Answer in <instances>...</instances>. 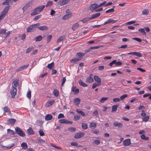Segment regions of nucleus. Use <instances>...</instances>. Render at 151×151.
<instances>
[{"label":"nucleus","instance_id":"37998d69","mask_svg":"<svg viewBox=\"0 0 151 151\" xmlns=\"http://www.w3.org/2000/svg\"><path fill=\"white\" fill-rule=\"evenodd\" d=\"M54 95L56 97H58V96L59 92L56 89H54L53 91Z\"/></svg>","mask_w":151,"mask_h":151},{"label":"nucleus","instance_id":"052dcab7","mask_svg":"<svg viewBox=\"0 0 151 151\" xmlns=\"http://www.w3.org/2000/svg\"><path fill=\"white\" fill-rule=\"evenodd\" d=\"M65 117V116L64 114L62 113H60L58 114V118L60 119L62 118H63Z\"/></svg>","mask_w":151,"mask_h":151},{"label":"nucleus","instance_id":"09e8293b","mask_svg":"<svg viewBox=\"0 0 151 151\" xmlns=\"http://www.w3.org/2000/svg\"><path fill=\"white\" fill-rule=\"evenodd\" d=\"M34 49V47L32 46L28 48L27 50L26 53H28L30 52L32 50Z\"/></svg>","mask_w":151,"mask_h":151},{"label":"nucleus","instance_id":"4d7b16f0","mask_svg":"<svg viewBox=\"0 0 151 151\" xmlns=\"http://www.w3.org/2000/svg\"><path fill=\"white\" fill-rule=\"evenodd\" d=\"M7 132L9 134H14V131L11 130L9 129H8L7 130Z\"/></svg>","mask_w":151,"mask_h":151},{"label":"nucleus","instance_id":"39448f33","mask_svg":"<svg viewBox=\"0 0 151 151\" xmlns=\"http://www.w3.org/2000/svg\"><path fill=\"white\" fill-rule=\"evenodd\" d=\"M70 0H60L58 2V4L60 6H63L68 4Z\"/></svg>","mask_w":151,"mask_h":151},{"label":"nucleus","instance_id":"f3484780","mask_svg":"<svg viewBox=\"0 0 151 151\" xmlns=\"http://www.w3.org/2000/svg\"><path fill=\"white\" fill-rule=\"evenodd\" d=\"M16 119H11L8 120L7 123L8 124L14 125L16 122Z\"/></svg>","mask_w":151,"mask_h":151},{"label":"nucleus","instance_id":"f8f14e48","mask_svg":"<svg viewBox=\"0 0 151 151\" xmlns=\"http://www.w3.org/2000/svg\"><path fill=\"white\" fill-rule=\"evenodd\" d=\"M92 74H91L90 76H88L86 80V82L89 83H91L93 82V79L92 77Z\"/></svg>","mask_w":151,"mask_h":151},{"label":"nucleus","instance_id":"f03ea898","mask_svg":"<svg viewBox=\"0 0 151 151\" xmlns=\"http://www.w3.org/2000/svg\"><path fill=\"white\" fill-rule=\"evenodd\" d=\"M40 24L37 23L36 24H34L30 25L27 28L26 31L27 32H30L35 30L36 28H37V26H39Z\"/></svg>","mask_w":151,"mask_h":151},{"label":"nucleus","instance_id":"680f3d73","mask_svg":"<svg viewBox=\"0 0 151 151\" xmlns=\"http://www.w3.org/2000/svg\"><path fill=\"white\" fill-rule=\"evenodd\" d=\"M108 99V98L106 97L102 98L100 100V101L101 103H103L105 101H106L107 99Z\"/></svg>","mask_w":151,"mask_h":151},{"label":"nucleus","instance_id":"c756f323","mask_svg":"<svg viewBox=\"0 0 151 151\" xmlns=\"http://www.w3.org/2000/svg\"><path fill=\"white\" fill-rule=\"evenodd\" d=\"M21 146L22 148L24 150H26L27 148V145L25 142H23L21 144Z\"/></svg>","mask_w":151,"mask_h":151},{"label":"nucleus","instance_id":"72a5a7b5","mask_svg":"<svg viewBox=\"0 0 151 151\" xmlns=\"http://www.w3.org/2000/svg\"><path fill=\"white\" fill-rule=\"evenodd\" d=\"M54 66V63L53 62H52L51 63L47 65V68L50 69H52Z\"/></svg>","mask_w":151,"mask_h":151},{"label":"nucleus","instance_id":"f704fd0d","mask_svg":"<svg viewBox=\"0 0 151 151\" xmlns=\"http://www.w3.org/2000/svg\"><path fill=\"white\" fill-rule=\"evenodd\" d=\"M96 126V124L95 123H91L89 124V127L92 129H94Z\"/></svg>","mask_w":151,"mask_h":151},{"label":"nucleus","instance_id":"4be33fe9","mask_svg":"<svg viewBox=\"0 0 151 151\" xmlns=\"http://www.w3.org/2000/svg\"><path fill=\"white\" fill-rule=\"evenodd\" d=\"M79 25L78 23H75L73 26L72 29L73 31L75 30L79 27Z\"/></svg>","mask_w":151,"mask_h":151},{"label":"nucleus","instance_id":"dca6fc26","mask_svg":"<svg viewBox=\"0 0 151 151\" xmlns=\"http://www.w3.org/2000/svg\"><path fill=\"white\" fill-rule=\"evenodd\" d=\"M113 125L115 127H117L118 128H122L123 124L121 123H119L118 122H115L113 123Z\"/></svg>","mask_w":151,"mask_h":151},{"label":"nucleus","instance_id":"3c124183","mask_svg":"<svg viewBox=\"0 0 151 151\" xmlns=\"http://www.w3.org/2000/svg\"><path fill=\"white\" fill-rule=\"evenodd\" d=\"M82 128L84 129H86L88 128L87 125L86 123H82Z\"/></svg>","mask_w":151,"mask_h":151},{"label":"nucleus","instance_id":"412c9836","mask_svg":"<svg viewBox=\"0 0 151 151\" xmlns=\"http://www.w3.org/2000/svg\"><path fill=\"white\" fill-rule=\"evenodd\" d=\"M37 28L39 30L42 31L47 30L48 29V27L46 26H43L40 27L38 26H37Z\"/></svg>","mask_w":151,"mask_h":151},{"label":"nucleus","instance_id":"6e6d98bb","mask_svg":"<svg viewBox=\"0 0 151 151\" xmlns=\"http://www.w3.org/2000/svg\"><path fill=\"white\" fill-rule=\"evenodd\" d=\"M132 39L135 40L139 42H141L142 41V40L139 38L135 37L132 38Z\"/></svg>","mask_w":151,"mask_h":151},{"label":"nucleus","instance_id":"c03bdc74","mask_svg":"<svg viewBox=\"0 0 151 151\" xmlns=\"http://www.w3.org/2000/svg\"><path fill=\"white\" fill-rule=\"evenodd\" d=\"M52 4V2L51 1H48L45 6L47 7L50 6Z\"/></svg>","mask_w":151,"mask_h":151},{"label":"nucleus","instance_id":"6ab92c4d","mask_svg":"<svg viewBox=\"0 0 151 151\" xmlns=\"http://www.w3.org/2000/svg\"><path fill=\"white\" fill-rule=\"evenodd\" d=\"M65 38V35H62L60 36L58 38L56 42L57 43H58L60 42L61 41L63 40Z\"/></svg>","mask_w":151,"mask_h":151},{"label":"nucleus","instance_id":"ddd939ff","mask_svg":"<svg viewBox=\"0 0 151 151\" xmlns=\"http://www.w3.org/2000/svg\"><path fill=\"white\" fill-rule=\"evenodd\" d=\"M98 7V5L96 3H94L90 6V9L91 11H93Z\"/></svg>","mask_w":151,"mask_h":151},{"label":"nucleus","instance_id":"1a4fd4ad","mask_svg":"<svg viewBox=\"0 0 151 151\" xmlns=\"http://www.w3.org/2000/svg\"><path fill=\"white\" fill-rule=\"evenodd\" d=\"M85 135L84 133L83 132H80L76 133L75 135V137L76 138L78 139L80 138Z\"/></svg>","mask_w":151,"mask_h":151},{"label":"nucleus","instance_id":"c85d7f7f","mask_svg":"<svg viewBox=\"0 0 151 151\" xmlns=\"http://www.w3.org/2000/svg\"><path fill=\"white\" fill-rule=\"evenodd\" d=\"M79 84L81 86L85 87L87 86V85L83 82L82 80H80L79 81Z\"/></svg>","mask_w":151,"mask_h":151},{"label":"nucleus","instance_id":"de8ad7c7","mask_svg":"<svg viewBox=\"0 0 151 151\" xmlns=\"http://www.w3.org/2000/svg\"><path fill=\"white\" fill-rule=\"evenodd\" d=\"M71 145L73 146H76L78 147H80L81 146L78 145V143L77 142H73L70 143Z\"/></svg>","mask_w":151,"mask_h":151},{"label":"nucleus","instance_id":"0e129e2a","mask_svg":"<svg viewBox=\"0 0 151 151\" xmlns=\"http://www.w3.org/2000/svg\"><path fill=\"white\" fill-rule=\"evenodd\" d=\"M127 96V94H125L123 95H122V96H121L120 97V100H123L124 99L126 98Z\"/></svg>","mask_w":151,"mask_h":151},{"label":"nucleus","instance_id":"e2e57ef3","mask_svg":"<svg viewBox=\"0 0 151 151\" xmlns=\"http://www.w3.org/2000/svg\"><path fill=\"white\" fill-rule=\"evenodd\" d=\"M27 97L29 99L31 97V92L30 90L28 91L27 93Z\"/></svg>","mask_w":151,"mask_h":151},{"label":"nucleus","instance_id":"b1692460","mask_svg":"<svg viewBox=\"0 0 151 151\" xmlns=\"http://www.w3.org/2000/svg\"><path fill=\"white\" fill-rule=\"evenodd\" d=\"M72 16V13L70 12L68 14H67L65 15L63 17V19H66L71 17Z\"/></svg>","mask_w":151,"mask_h":151},{"label":"nucleus","instance_id":"20e7f679","mask_svg":"<svg viewBox=\"0 0 151 151\" xmlns=\"http://www.w3.org/2000/svg\"><path fill=\"white\" fill-rule=\"evenodd\" d=\"M15 129L16 132L19 135L22 137H24L25 136V134L23 132L22 130L19 127H16Z\"/></svg>","mask_w":151,"mask_h":151},{"label":"nucleus","instance_id":"c9c22d12","mask_svg":"<svg viewBox=\"0 0 151 151\" xmlns=\"http://www.w3.org/2000/svg\"><path fill=\"white\" fill-rule=\"evenodd\" d=\"M42 38V37L41 35H40L36 37L35 39V41H41Z\"/></svg>","mask_w":151,"mask_h":151},{"label":"nucleus","instance_id":"0eeeda50","mask_svg":"<svg viewBox=\"0 0 151 151\" xmlns=\"http://www.w3.org/2000/svg\"><path fill=\"white\" fill-rule=\"evenodd\" d=\"M58 122L59 123L61 124L64 123L65 124H71L73 123V122L72 121L67 120L65 119H63L59 120L58 121Z\"/></svg>","mask_w":151,"mask_h":151},{"label":"nucleus","instance_id":"9d476101","mask_svg":"<svg viewBox=\"0 0 151 151\" xmlns=\"http://www.w3.org/2000/svg\"><path fill=\"white\" fill-rule=\"evenodd\" d=\"M116 22V20H114L111 19L110 18L104 22L103 24V25H105L111 23H114Z\"/></svg>","mask_w":151,"mask_h":151},{"label":"nucleus","instance_id":"603ef678","mask_svg":"<svg viewBox=\"0 0 151 151\" xmlns=\"http://www.w3.org/2000/svg\"><path fill=\"white\" fill-rule=\"evenodd\" d=\"M100 141L99 140H96L93 141V143L94 145H98L100 143Z\"/></svg>","mask_w":151,"mask_h":151},{"label":"nucleus","instance_id":"a18cd8bd","mask_svg":"<svg viewBox=\"0 0 151 151\" xmlns=\"http://www.w3.org/2000/svg\"><path fill=\"white\" fill-rule=\"evenodd\" d=\"M101 85V84L98 83H94L93 84V85L92 86V88L93 89H94V88H95L96 87H97Z\"/></svg>","mask_w":151,"mask_h":151},{"label":"nucleus","instance_id":"4468645a","mask_svg":"<svg viewBox=\"0 0 151 151\" xmlns=\"http://www.w3.org/2000/svg\"><path fill=\"white\" fill-rule=\"evenodd\" d=\"M76 86L72 87L71 88L72 91L75 94H78L79 92V89L78 88L76 89Z\"/></svg>","mask_w":151,"mask_h":151},{"label":"nucleus","instance_id":"7c9ffc66","mask_svg":"<svg viewBox=\"0 0 151 151\" xmlns=\"http://www.w3.org/2000/svg\"><path fill=\"white\" fill-rule=\"evenodd\" d=\"M80 60V58H76L71 60L70 62L72 63H74Z\"/></svg>","mask_w":151,"mask_h":151},{"label":"nucleus","instance_id":"79ce46f5","mask_svg":"<svg viewBox=\"0 0 151 151\" xmlns=\"http://www.w3.org/2000/svg\"><path fill=\"white\" fill-rule=\"evenodd\" d=\"M116 63V60H113L109 64V66H110L111 67L115 66L114 65H115Z\"/></svg>","mask_w":151,"mask_h":151},{"label":"nucleus","instance_id":"cd10ccee","mask_svg":"<svg viewBox=\"0 0 151 151\" xmlns=\"http://www.w3.org/2000/svg\"><path fill=\"white\" fill-rule=\"evenodd\" d=\"M14 145V143H12L11 144V145L9 146L8 147L6 146H4L2 147V149L4 150H7V149H9L11 148L12 147H13Z\"/></svg>","mask_w":151,"mask_h":151},{"label":"nucleus","instance_id":"338daca9","mask_svg":"<svg viewBox=\"0 0 151 151\" xmlns=\"http://www.w3.org/2000/svg\"><path fill=\"white\" fill-rule=\"evenodd\" d=\"M120 101V99L119 98H115L113 99V101L114 102H119Z\"/></svg>","mask_w":151,"mask_h":151},{"label":"nucleus","instance_id":"58836bf2","mask_svg":"<svg viewBox=\"0 0 151 151\" xmlns=\"http://www.w3.org/2000/svg\"><path fill=\"white\" fill-rule=\"evenodd\" d=\"M4 112H9V114H10V111L9 109L7 106H5L4 108Z\"/></svg>","mask_w":151,"mask_h":151},{"label":"nucleus","instance_id":"5701e85b","mask_svg":"<svg viewBox=\"0 0 151 151\" xmlns=\"http://www.w3.org/2000/svg\"><path fill=\"white\" fill-rule=\"evenodd\" d=\"M52 118V116L50 114H48L45 117V119L46 121L50 120Z\"/></svg>","mask_w":151,"mask_h":151},{"label":"nucleus","instance_id":"f257e3e1","mask_svg":"<svg viewBox=\"0 0 151 151\" xmlns=\"http://www.w3.org/2000/svg\"><path fill=\"white\" fill-rule=\"evenodd\" d=\"M45 7V5H42L35 8L34 11L31 13V15L33 16L41 12Z\"/></svg>","mask_w":151,"mask_h":151},{"label":"nucleus","instance_id":"ea45409f","mask_svg":"<svg viewBox=\"0 0 151 151\" xmlns=\"http://www.w3.org/2000/svg\"><path fill=\"white\" fill-rule=\"evenodd\" d=\"M114 6H113V8H112L111 9H109L107 10H106L105 12V13H112L114 11Z\"/></svg>","mask_w":151,"mask_h":151},{"label":"nucleus","instance_id":"a211bd4d","mask_svg":"<svg viewBox=\"0 0 151 151\" xmlns=\"http://www.w3.org/2000/svg\"><path fill=\"white\" fill-rule=\"evenodd\" d=\"M18 80L16 79L14 80L12 83V87H14L16 88L18 86Z\"/></svg>","mask_w":151,"mask_h":151},{"label":"nucleus","instance_id":"7ed1b4c3","mask_svg":"<svg viewBox=\"0 0 151 151\" xmlns=\"http://www.w3.org/2000/svg\"><path fill=\"white\" fill-rule=\"evenodd\" d=\"M9 9V6H6L0 15V20L2 19L7 14Z\"/></svg>","mask_w":151,"mask_h":151},{"label":"nucleus","instance_id":"5fc2aeb1","mask_svg":"<svg viewBox=\"0 0 151 151\" xmlns=\"http://www.w3.org/2000/svg\"><path fill=\"white\" fill-rule=\"evenodd\" d=\"M149 13V11L147 9H144L142 12V14L143 15H147Z\"/></svg>","mask_w":151,"mask_h":151},{"label":"nucleus","instance_id":"bf43d9fd","mask_svg":"<svg viewBox=\"0 0 151 151\" xmlns=\"http://www.w3.org/2000/svg\"><path fill=\"white\" fill-rule=\"evenodd\" d=\"M52 36L51 35H49L47 37V43H49L50 40L52 39Z\"/></svg>","mask_w":151,"mask_h":151},{"label":"nucleus","instance_id":"aec40b11","mask_svg":"<svg viewBox=\"0 0 151 151\" xmlns=\"http://www.w3.org/2000/svg\"><path fill=\"white\" fill-rule=\"evenodd\" d=\"M85 55V53H81V52H78L76 55V56L78 58H80L81 60L82 58V57Z\"/></svg>","mask_w":151,"mask_h":151},{"label":"nucleus","instance_id":"2eb2a0df","mask_svg":"<svg viewBox=\"0 0 151 151\" xmlns=\"http://www.w3.org/2000/svg\"><path fill=\"white\" fill-rule=\"evenodd\" d=\"M94 78L95 81L98 83L101 84V78L98 76L94 75Z\"/></svg>","mask_w":151,"mask_h":151},{"label":"nucleus","instance_id":"864d4df0","mask_svg":"<svg viewBox=\"0 0 151 151\" xmlns=\"http://www.w3.org/2000/svg\"><path fill=\"white\" fill-rule=\"evenodd\" d=\"M9 0H5L4 2L2 3V4L3 5H7L8 6H9Z\"/></svg>","mask_w":151,"mask_h":151},{"label":"nucleus","instance_id":"423d86ee","mask_svg":"<svg viewBox=\"0 0 151 151\" xmlns=\"http://www.w3.org/2000/svg\"><path fill=\"white\" fill-rule=\"evenodd\" d=\"M17 90L16 88L14 87H12L10 90V93L12 98H14L16 94Z\"/></svg>","mask_w":151,"mask_h":151},{"label":"nucleus","instance_id":"69168bd1","mask_svg":"<svg viewBox=\"0 0 151 151\" xmlns=\"http://www.w3.org/2000/svg\"><path fill=\"white\" fill-rule=\"evenodd\" d=\"M39 132L40 136H43L44 135V133L42 129H40Z\"/></svg>","mask_w":151,"mask_h":151},{"label":"nucleus","instance_id":"a878e982","mask_svg":"<svg viewBox=\"0 0 151 151\" xmlns=\"http://www.w3.org/2000/svg\"><path fill=\"white\" fill-rule=\"evenodd\" d=\"M101 14L100 13H96L95 14H92L91 17H90V19H94L97 17L99 16Z\"/></svg>","mask_w":151,"mask_h":151},{"label":"nucleus","instance_id":"13d9d810","mask_svg":"<svg viewBox=\"0 0 151 151\" xmlns=\"http://www.w3.org/2000/svg\"><path fill=\"white\" fill-rule=\"evenodd\" d=\"M80 115H76L74 116L73 119L77 121L80 119Z\"/></svg>","mask_w":151,"mask_h":151},{"label":"nucleus","instance_id":"4c0bfd02","mask_svg":"<svg viewBox=\"0 0 151 151\" xmlns=\"http://www.w3.org/2000/svg\"><path fill=\"white\" fill-rule=\"evenodd\" d=\"M28 133L29 134H34V132L32 129L29 127L27 130Z\"/></svg>","mask_w":151,"mask_h":151},{"label":"nucleus","instance_id":"e433bc0d","mask_svg":"<svg viewBox=\"0 0 151 151\" xmlns=\"http://www.w3.org/2000/svg\"><path fill=\"white\" fill-rule=\"evenodd\" d=\"M150 119V117L149 116H145L142 118V119L143 122H146L148 121Z\"/></svg>","mask_w":151,"mask_h":151},{"label":"nucleus","instance_id":"8fccbe9b","mask_svg":"<svg viewBox=\"0 0 151 151\" xmlns=\"http://www.w3.org/2000/svg\"><path fill=\"white\" fill-rule=\"evenodd\" d=\"M139 32H141L142 34L144 35H146V33L145 31V29L143 28L140 29L138 30Z\"/></svg>","mask_w":151,"mask_h":151},{"label":"nucleus","instance_id":"bb28decb","mask_svg":"<svg viewBox=\"0 0 151 151\" xmlns=\"http://www.w3.org/2000/svg\"><path fill=\"white\" fill-rule=\"evenodd\" d=\"M81 100L78 98H76L74 100V102L75 105H78L80 104Z\"/></svg>","mask_w":151,"mask_h":151},{"label":"nucleus","instance_id":"774afa93","mask_svg":"<svg viewBox=\"0 0 151 151\" xmlns=\"http://www.w3.org/2000/svg\"><path fill=\"white\" fill-rule=\"evenodd\" d=\"M68 129L70 132H75L76 131V129L74 127H71L69 128Z\"/></svg>","mask_w":151,"mask_h":151},{"label":"nucleus","instance_id":"49530a36","mask_svg":"<svg viewBox=\"0 0 151 151\" xmlns=\"http://www.w3.org/2000/svg\"><path fill=\"white\" fill-rule=\"evenodd\" d=\"M134 55L138 57H141L142 56V55L139 52H134Z\"/></svg>","mask_w":151,"mask_h":151},{"label":"nucleus","instance_id":"9b49d317","mask_svg":"<svg viewBox=\"0 0 151 151\" xmlns=\"http://www.w3.org/2000/svg\"><path fill=\"white\" fill-rule=\"evenodd\" d=\"M123 145L125 146H128L130 145L131 144V140L129 139H128L124 140L123 141Z\"/></svg>","mask_w":151,"mask_h":151},{"label":"nucleus","instance_id":"2f4dec72","mask_svg":"<svg viewBox=\"0 0 151 151\" xmlns=\"http://www.w3.org/2000/svg\"><path fill=\"white\" fill-rule=\"evenodd\" d=\"M90 19H90V17H86L83 18V19L81 20L80 21L83 22V23H85L89 21Z\"/></svg>","mask_w":151,"mask_h":151},{"label":"nucleus","instance_id":"473e14b6","mask_svg":"<svg viewBox=\"0 0 151 151\" xmlns=\"http://www.w3.org/2000/svg\"><path fill=\"white\" fill-rule=\"evenodd\" d=\"M76 111L78 113L80 114L82 116H86V114L84 112L81 111H80L78 109H77Z\"/></svg>","mask_w":151,"mask_h":151},{"label":"nucleus","instance_id":"393cba45","mask_svg":"<svg viewBox=\"0 0 151 151\" xmlns=\"http://www.w3.org/2000/svg\"><path fill=\"white\" fill-rule=\"evenodd\" d=\"M119 105L118 104L114 105L112 106V112H114L116 111L117 108L119 107Z\"/></svg>","mask_w":151,"mask_h":151},{"label":"nucleus","instance_id":"a19ab883","mask_svg":"<svg viewBox=\"0 0 151 151\" xmlns=\"http://www.w3.org/2000/svg\"><path fill=\"white\" fill-rule=\"evenodd\" d=\"M141 138L142 139L146 140H148L149 139V137H146L144 134H142L141 136Z\"/></svg>","mask_w":151,"mask_h":151},{"label":"nucleus","instance_id":"6e6552de","mask_svg":"<svg viewBox=\"0 0 151 151\" xmlns=\"http://www.w3.org/2000/svg\"><path fill=\"white\" fill-rule=\"evenodd\" d=\"M55 102V99H52L49 100H48L46 103L45 104V106L47 107H49L52 105Z\"/></svg>","mask_w":151,"mask_h":151}]
</instances>
